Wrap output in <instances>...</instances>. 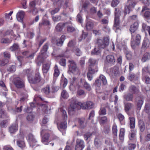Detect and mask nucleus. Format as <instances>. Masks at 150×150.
Returning a JSON list of instances; mask_svg holds the SVG:
<instances>
[{
	"label": "nucleus",
	"mask_w": 150,
	"mask_h": 150,
	"mask_svg": "<svg viewBox=\"0 0 150 150\" xmlns=\"http://www.w3.org/2000/svg\"><path fill=\"white\" fill-rule=\"evenodd\" d=\"M93 107V103L91 101L85 103L79 102L75 98H72L70 100V106L68 109L69 114L71 115L76 110L80 108L83 109H90Z\"/></svg>",
	"instance_id": "f257e3e1"
},
{
	"label": "nucleus",
	"mask_w": 150,
	"mask_h": 150,
	"mask_svg": "<svg viewBox=\"0 0 150 150\" xmlns=\"http://www.w3.org/2000/svg\"><path fill=\"white\" fill-rule=\"evenodd\" d=\"M138 27V24L136 22L131 25L129 29L132 35L131 45L133 48L139 45L140 42V35L136 32Z\"/></svg>",
	"instance_id": "f03ea898"
},
{
	"label": "nucleus",
	"mask_w": 150,
	"mask_h": 150,
	"mask_svg": "<svg viewBox=\"0 0 150 150\" xmlns=\"http://www.w3.org/2000/svg\"><path fill=\"white\" fill-rule=\"evenodd\" d=\"M97 43L99 48L96 47L91 52L92 55L99 54L101 52L100 49L104 48L108 45L109 40L107 37H105L103 39H98Z\"/></svg>",
	"instance_id": "7ed1b4c3"
},
{
	"label": "nucleus",
	"mask_w": 150,
	"mask_h": 150,
	"mask_svg": "<svg viewBox=\"0 0 150 150\" xmlns=\"http://www.w3.org/2000/svg\"><path fill=\"white\" fill-rule=\"evenodd\" d=\"M48 48L47 45H45L43 46L41 51V54L38 57L36 60V62L38 64H39L40 63L43 62V59L46 58L48 56V55L46 52Z\"/></svg>",
	"instance_id": "20e7f679"
},
{
	"label": "nucleus",
	"mask_w": 150,
	"mask_h": 150,
	"mask_svg": "<svg viewBox=\"0 0 150 150\" xmlns=\"http://www.w3.org/2000/svg\"><path fill=\"white\" fill-rule=\"evenodd\" d=\"M68 62L69 63V71H68L69 73V74L72 73L74 74H79V69L74 61L72 60H69Z\"/></svg>",
	"instance_id": "39448f33"
},
{
	"label": "nucleus",
	"mask_w": 150,
	"mask_h": 150,
	"mask_svg": "<svg viewBox=\"0 0 150 150\" xmlns=\"http://www.w3.org/2000/svg\"><path fill=\"white\" fill-rule=\"evenodd\" d=\"M68 62L69 63V71H68L69 73V74L72 73L74 74H79V69L74 61L72 60H69Z\"/></svg>",
	"instance_id": "423d86ee"
},
{
	"label": "nucleus",
	"mask_w": 150,
	"mask_h": 150,
	"mask_svg": "<svg viewBox=\"0 0 150 150\" xmlns=\"http://www.w3.org/2000/svg\"><path fill=\"white\" fill-rule=\"evenodd\" d=\"M117 9H115V17L114 19V29L116 32H120V30L119 28V17L120 16V12L117 11Z\"/></svg>",
	"instance_id": "0eeeda50"
},
{
	"label": "nucleus",
	"mask_w": 150,
	"mask_h": 150,
	"mask_svg": "<svg viewBox=\"0 0 150 150\" xmlns=\"http://www.w3.org/2000/svg\"><path fill=\"white\" fill-rule=\"evenodd\" d=\"M62 115L64 121L61 122L57 124L58 129L61 131V129H64L67 127V123L66 120L67 119V115L66 111L64 110H62Z\"/></svg>",
	"instance_id": "6e6552de"
},
{
	"label": "nucleus",
	"mask_w": 150,
	"mask_h": 150,
	"mask_svg": "<svg viewBox=\"0 0 150 150\" xmlns=\"http://www.w3.org/2000/svg\"><path fill=\"white\" fill-rule=\"evenodd\" d=\"M85 76L83 75H81V77L80 79L78 86L79 88L83 86V87L88 91H90L91 87L90 85L87 82L85 79Z\"/></svg>",
	"instance_id": "1a4fd4ad"
},
{
	"label": "nucleus",
	"mask_w": 150,
	"mask_h": 150,
	"mask_svg": "<svg viewBox=\"0 0 150 150\" xmlns=\"http://www.w3.org/2000/svg\"><path fill=\"white\" fill-rule=\"evenodd\" d=\"M26 137L30 146L33 147L35 145L37 146V141L35 136L32 134H28Z\"/></svg>",
	"instance_id": "9d476101"
},
{
	"label": "nucleus",
	"mask_w": 150,
	"mask_h": 150,
	"mask_svg": "<svg viewBox=\"0 0 150 150\" xmlns=\"http://www.w3.org/2000/svg\"><path fill=\"white\" fill-rule=\"evenodd\" d=\"M128 6H126L125 8L124 13L125 14H129L132 10V8H133L136 4L135 0H128Z\"/></svg>",
	"instance_id": "9b49d317"
},
{
	"label": "nucleus",
	"mask_w": 150,
	"mask_h": 150,
	"mask_svg": "<svg viewBox=\"0 0 150 150\" xmlns=\"http://www.w3.org/2000/svg\"><path fill=\"white\" fill-rule=\"evenodd\" d=\"M27 74H29L30 70L29 69L25 70ZM28 80L30 83H35L39 82L40 80V78L39 74L38 73H37L35 75V77L34 78H31L28 75Z\"/></svg>",
	"instance_id": "f8f14e48"
},
{
	"label": "nucleus",
	"mask_w": 150,
	"mask_h": 150,
	"mask_svg": "<svg viewBox=\"0 0 150 150\" xmlns=\"http://www.w3.org/2000/svg\"><path fill=\"white\" fill-rule=\"evenodd\" d=\"M17 144L18 146L22 148L25 147V143L24 139V136L23 133H20L17 136Z\"/></svg>",
	"instance_id": "ddd939ff"
},
{
	"label": "nucleus",
	"mask_w": 150,
	"mask_h": 150,
	"mask_svg": "<svg viewBox=\"0 0 150 150\" xmlns=\"http://www.w3.org/2000/svg\"><path fill=\"white\" fill-rule=\"evenodd\" d=\"M13 82L16 86L18 88H21L24 86L23 81L19 77L14 78L13 79Z\"/></svg>",
	"instance_id": "4468645a"
},
{
	"label": "nucleus",
	"mask_w": 150,
	"mask_h": 150,
	"mask_svg": "<svg viewBox=\"0 0 150 150\" xmlns=\"http://www.w3.org/2000/svg\"><path fill=\"white\" fill-rule=\"evenodd\" d=\"M142 79L143 81H145L146 84L150 83V78L147 77L146 75L147 72L148 71V69L146 67H144L142 69Z\"/></svg>",
	"instance_id": "2eb2a0df"
},
{
	"label": "nucleus",
	"mask_w": 150,
	"mask_h": 150,
	"mask_svg": "<svg viewBox=\"0 0 150 150\" xmlns=\"http://www.w3.org/2000/svg\"><path fill=\"white\" fill-rule=\"evenodd\" d=\"M84 147L83 141L80 139H77L75 147V150H82Z\"/></svg>",
	"instance_id": "dca6fc26"
},
{
	"label": "nucleus",
	"mask_w": 150,
	"mask_h": 150,
	"mask_svg": "<svg viewBox=\"0 0 150 150\" xmlns=\"http://www.w3.org/2000/svg\"><path fill=\"white\" fill-rule=\"evenodd\" d=\"M45 130L42 129L41 132V135L42 137V141L45 144H48L47 142L49 137V135L48 134L45 133L44 134Z\"/></svg>",
	"instance_id": "f3484780"
},
{
	"label": "nucleus",
	"mask_w": 150,
	"mask_h": 150,
	"mask_svg": "<svg viewBox=\"0 0 150 150\" xmlns=\"http://www.w3.org/2000/svg\"><path fill=\"white\" fill-rule=\"evenodd\" d=\"M127 79L131 81H132L136 83H138L139 77L134 74L130 73L128 75Z\"/></svg>",
	"instance_id": "a211bd4d"
},
{
	"label": "nucleus",
	"mask_w": 150,
	"mask_h": 150,
	"mask_svg": "<svg viewBox=\"0 0 150 150\" xmlns=\"http://www.w3.org/2000/svg\"><path fill=\"white\" fill-rule=\"evenodd\" d=\"M18 129V123L17 122L13 124L9 128V131L10 133L13 134L17 132Z\"/></svg>",
	"instance_id": "6ab92c4d"
},
{
	"label": "nucleus",
	"mask_w": 150,
	"mask_h": 150,
	"mask_svg": "<svg viewBox=\"0 0 150 150\" xmlns=\"http://www.w3.org/2000/svg\"><path fill=\"white\" fill-rule=\"evenodd\" d=\"M24 15L25 12L24 11L21 10L18 11L16 15V18L18 21L20 22H22Z\"/></svg>",
	"instance_id": "aec40b11"
},
{
	"label": "nucleus",
	"mask_w": 150,
	"mask_h": 150,
	"mask_svg": "<svg viewBox=\"0 0 150 150\" xmlns=\"http://www.w3.org/2000/svg\"><path fill=\"white\" fill-rule=\"evenodd\" d=\"M150 45V42L149 39L145 38L142 44V48L144 49H147L149 48Z\"/></svg>",
	"instance_id": "412c9836"
},
{
	"label": "nucleus",
	"mask_w": 150,
	"mask_h": 150,
	"mask_svg": "<svg viewBox=\"0 0 150 150\" xmlns=\"http://www.w3.org/2000/svg\"><path fill=\"white\" fill-rule=\"evenodd\" d=\"M118 74V69L117 67H114L110 69L109 74L112 76H116Z\"/></svg>",
	"instance_id": "4be33fe9"
},
{
	"label": "nucleus",
	"mask_w": 150,
	"mask_h": 150,
	"mask_svg": "<svg viewBox=\"0 0 150 150\" xmlns=\"http://www.w3.org/2000/svg\"><path fill=\"white\" fill-rule=\"evenodd\" d=\"M68 82L67 79L62 76L61 77L60 85L61 86L63 87H65L67 84Z\"/></svg>",
	"instance_id": "5701e85b"
},
{
	"label": "nucleus",
	"mask_w": 150,
	"mask_h": 150,
	"mask_svg": "<svg viewBox=\"0 0 150 150\" xmlns=\"http://www.w3.org/2000/svg\"><path fill=\"white\" fill-rule=\"evenodd\" d=\"M129 91L132 94H136L139 92L138 89L136 88L135 86L133 85H131L129 88Z\"/></svg>",
	"instance_id": "b1692460"
},
{
	"label": "nucleus",
	"mask_w": 150,
	"mask_h": 150,
	"mask_svg": "<svg viewBox=\"0 0 150 150\" xmlns=\"http://www.w3.org/2000/svg\"><path fill=\"white\" fill-rule=\"evenodd\" d=\"M130 140L135 141L136 139V131L133 130H131L129 135Z\"/></svg>",
	"instance_id": "393cba45"
},
{
	"label": "nucleus",
	"mask_w": 150,
	"mask_h": 150,
	"mask_svg": "<svg viewBox=\"0 0 150 150\" xmlns=\"http://www.w3.org/2000/svg\"><path fill=\"white\" fill-rule=\"evenodd\" d=\"M107 62L110 64H112L115 62V59L114 56L112 55H108L106 57Z\"/></svg>",
	"instance_id": "a878e982"
},
{
	"label": "nucleus",
	"mask_w": 150,
	"mask_h": 150,
	"mask_svg": "<svg viewBox=\"0 0 150 150\" xmlns=\"http://www.w3.org/2000/svg\"><path fill=\"white\" fill-rule=\"evenodd\" d=\"M67 24V23H59L56 27V29L57 31H61L64 26L66 25Z\"/></svg>",
	"instance_id": "bb28decb"
},
{
	"label": "nucleus",
	"mask_w": 150,
	"mask_h": 150,
	"mask_svg": "<svg viewBox=\"0 0 150 150\" xmlns=\"http://www.w3.org/2000/svg\"><path fill=\"white\" fill-rule=\"evenodd\" d=\"M65 38V36L64 35L62 36L60 39H58L57 40V45L59 46H61L63 43Z\"/></svg>",
	"instance_id": "cd10ccee"
},
{
	"label": "nucleus",
	"mask_w": 150,
	"mask_h": 150,
	"mask_svg": "<svg viewBox=\"0 0 150 150\" xmlns=\"http://www.w3.org/2000/svg\"><path fill=\"white\" fill-rule=\"evenodd\" d=\"M79 127L81 128L84 127L86 125L85 119L84 118H80L79 119Z\"/></svg>",
	"instance_id": "c85d7f7f"
},
{
	"label": "nucleus",
	"mask_w": 150,
	"mask_h": 150,
	"mask_svg": "<svg viewBox=\"0 0 150 150\" xmlns=\"http://www.w3.org/2000/svg\"><path fill=\"white\" fill-rule=\"evenodd\" d=\"M125 132V130L124 128H121L119 134V138L121 141H122L124 139Z\"/></svg>",
	"instance_id": "c756f323"
},
{
	"label": "nucleus",
	"mask_w": 150,
	"mask_h": 150,
	"mask_svg": "<svg viewBox=\"0 0 150 150\" xmlns=\"http://www.w3.org/2000/svg\"><path fill=\"white\" fill-rule=\"evenodd\" d=\"M150 59V54L148 53H146L143 55L142 59L143 62H145Z\"/></svg>",
	"instance_id": "7c9ffc66"
},
{
	"label": "nucleus",
	"mask_w": 150,
	"mask_h": 150,
	"mask_svg": "<svg viewBox=\"0 0 150 150\" xmlns=\"http://www.w3.org/2000/svg\"><path fill=\"white\" fill-rule=\"evenodd\" d=\"M130 127L131 128H134L135 127V119L134 117H129Z\"/></svg>",
	"instance_id": "2f4dec72"
},
{
	"label": "nucleus",
	"mask_w": 150,
	"mask_h": 150,
	"mask_svg": "<svg viewBox=\"0 0 150 150\" xmlns=\"http://www.w3.org/2000/svg\"><path fill=\"white\" fill-rule=\"evenodd\" d=\"M124 98L127 101H132L133 98V94L129 93L124 96Z\"/></svg>",
	"instance_id": "473e14b6"
},
{
	"label": "nucleus",
	"mask_w": 150,
	"mask_h": 150,
	"mask_svg": "<svg viewBox=\"0 0 150 150\" xmlns=\"http://www.w3.org/2000/svg\"><path fill=\"white\" fill-rule=\"evenodd\" d=\"M11 40L4 37L1 38L0 42L1 43L3 44H9L11 42Z\"/></svg>",
	"instance_id": "72a5a7b5"
},
{
	"label": "nucleus",
	"mask_w": 150,
	"mask_h": 150,
	"mask_svg": "<svg viewBox=\"0 0 150 150\" xmlns=\"http://www.w3.org/2000/svg\"><path fill=\"white\" fill-rule=\"evenodd\" d=\"M99 79L100 80L104 85H106L107 83V80L106 77L103 75H100L99 77Z\"/></svg>",
	"instance_id": "f704fd0d"
},
{
	"label": "nucleus",
	"mask_w": 150,
	"mask_h": 150,
	"mask_svg": "<svg viewBox=\"0 0 150 150\" xmlns=\"http://www.w3.org/2000/svg\"><path fill=\"white\" fill-rule=\"evenodd\" d=\"M97 63L96 60L93 59H90L89 60V66L90 67H92L96 65Z\"/></svg>",
	"instance_id": "c9c22d12"
},
{
	"label": "nucleus",
	"mask_w": 150,
	"mask_h": 150,
	"mask_svg": "<svg viewBox=\"0 0 150 150\" xmlns=\"http://www.w3.org/2000/svg\"><path fill=\"white\" fill-rule=\"evenodd\" d=\"M50 68V65L48 64H44L43 66L42 70L44 73H47Z\"/></svg>",
	"instance_id": "e433bc0d"
},
{
	"label": "nucleus",
	"mask_w": 150,
	"mask_h": 150,
	"mask_svg": "<svg viewBox=\"0 0 150 150\" xmlns=\"http://www.w3.org/2000/svg\"><path fill=\"white\" fill-rule=\"evenodd\" d=\"M59 74V71L57 65H55L54 67V77H58Z\"/></svg>",
	"instance_id": "4c0bfd02"
},
{
	"label": "nucleus",
	"mask_w": 150,
	"mask_h": 150,
	"mask_svg": "<svg viewBox=\"0 0 150 150\" xmlns=\"http://www.w3.org/2000/svg\"><path fill=\"white\" fill-rule=\"evenodd\" d=\"M22 54L24 56H26L27 57L29 58L30 59H32L33 58L34 54H31L29 55V52L28 51H25L22 53Z\"/></svg>",
	"instance_id": "58836bf2"
},
{
	"label": "nucleus",
	"mask_w": 150,
	"mask_h": 150,
	"mask_svg": "<svg viewBox=\"0 0 150 150\" xmlns=\"http://www.w3.org/2000/svg\"><path fill=\"white\" fill-rule=\"evenodd\" d=\"M93 24L92 22L89 21L87 23L86 28L87 30H91L93 28Z\"/></svg>",
	"instance_id": "ea45409f"
},
{
	"label": "nucleus",
	"mask_w": 150,
	"mask_h": 150,
	"mask_svg": "<svg viewBox=\"0 0 150 150\" xmlns=\"http://www.w3.org/2000/svg\"><path fill=\"white\" fill-rule=\"evenodd\" d=\"M13 13L12 11H11L8 13H5V18L7 20H11L12 19V17H10Z\"/></svg>",
	"instance_id": "a19ab883"
},
{
	"label": "nucleus",
	"mask_w": 150,
	"mask_h": 150,
	"mask_svg": "<svg viewBox=\"0 0 150 150\" xmlns=\"http://www.w3.org/2000/svg\"><path fill=\"white\" fill-rule=\"evenodd\" d=\"M139 127L140 130L142 132L144 131L145 128V126L142 120H140L139 121Z\"/></svg>",
	"instance_id": "79ce46f5"
},
{
	"label": "nucleus",
	"mask_w": 150,
	"mask_h": 150,
	"mask_svg": "<svg viewBox=\"0 0 150 150\" xmlns=\"http://www.w3.org/2000/svg\"><path fill=\"white\" fill-rule=\"evenodd\" d=\"M62 97L64 98L67 99L69 96V95L68 93L65 90L62 91L61 93Z\"/></svg>",
	"instance_id": "37998d69"
},
{
	"label": "nucleus",
	"mask_w": 150,
	"mask_h": 150,
	"mask_svg": "<svg viewBox=\"0 0 150 150\" xmlns=\"http://www.w3.org/2000/svg\"><path fill=\"white\" fill-rule=\"evenodd\" d=\"M133 105L132 103H128L125 105V110L126 111H128L132 107Z\"/></svg>",
	"instance_id": "c03bdc74"
},
{
	"label": "nucleus",
	"mask_w": 150,
	"mask_h": 150,
	"mask_svg": "<svg viewBox=\"0 0 150 150\" xmlns=\"http://www.w3.org/2000/svg\"><path fill=\"white\" fill-rule=\"evenodd\" d=\"M98 71V68L96 67L95 69V70L93 69H92L91 68L89 67L88 69V72L90 73L91 74H94Z\"/></svg>",
	"instance_id": "a18cd8bd"
},
{
	"label": "nucleus",
	"mask_w": 150,
	"mask_h": 150,
	"mask_svg": "<svg viewBox=\"0 0 150 150\" xmlns=\"http://www.w3.org/2000/svg\"><path fill=\"white\" fill-rule=\"evenodd\" d=\"M112 131L113 133L114 134V135L117 136V126L115 124H114L112 126Z\"/></svg>",
	"instance_id": "49530a36"
},
{
	"label": "nucleus",
	"mask_w": 150,
	"mask_h": 150,
	"mask_svg": "<svg viewBox=\"0 0 150 150\" xmlns=\"http://www.w3.org/2000/svg\"><path fill=\"white\" fill-rule=\"evenodd\" d=\"M36 5H38L34 0L30 2L29 6L30 8H34Z\"/></svg>",
	"instance_id": "de8ad7c7"
},
{
	"label": "nucleus",
	"mask_w": 150,
	"mask_h": 150,
	"mask_svg": "<svg viewBox=\"0 0 150 150\" xmlns=\"http://www.w3.org/2000/svg\"><path fill=\"white\" fill-rule=\"evenodd\" d=\"M107 119L106 117L104 116L100 117L99 120V122L100 124H103L107 121Z\"/></svg>",
	"instance_id": "09e8293b"
},
{
	"label": "nucleus",
	"mask_w": 150,
	"mask_h": 150,
	"mask_svg": "<svg viewBox=\"0 0 150 150\" xmlns=\"http://www.w3.org/2000/svg\"><path fill=\"white\" fill-rule=\"evenodd\" d=\"M142 27L144 30H147L148 31L150 36V27L147 26L146 24H144L142 25Z\"/></svg>",
	"instance_id": "8fccbe9b"
},
{
	"label": "nucleus",
	"mask_w": 150,
	"mask_h": 150,
	"mask_svg": "<svg viewBox=\"0 0 150 150\" xmlns=\"http://www.w3.org/2000/svg\"><path fill=\"white\" fill-rule=\"evenodd\" d=\"M8 62V60L6 59L0 60V65L1 66H4Z\"/></svg>",
	"instance_id": "3c124183"
},
{
	"label": "nucleus",
	"mask_w": 150,
	"mask_h": 150,
	"mask_svg": "<svg viewBox=\"0 0 150 150\" xmlns=\"http://www.w3.org/2000/svg\"><path fill=\"white\" fill-rule=\"evenodd\" d=\"M18 47L19 46L17 44L15 43L10 47V49L11 51H13L18 49Z\"/></svg>",
	"instance_id": "603ef678"
},
{
	"label": "nucleus",
	"mask_w": 150,
	"mask_h": 150,
	"mask_svg": "<svg viewBox=\"0 0 150 150\" xmlns=\"http://www.w3.org/2000/svg\"><path fill=\"white\" fill-rule=\"evenodd\" d=\"M34 36V33L33 31L28 32L26 35V37L29 38H32Z\"/></svg>",
	"instance_id": "864d4df0"
},
{
	"label": "nucleus",
	"mask_w": 150,
	"mask_h": 150,
	"mask_svg": "<svg viewBox=\"0 0 150 150\" xmlns=\"http://www.w3.org/2000/svg\"><path fill=\"white\" fill-rule=\"evenodd\" d=\"M74 52L77 56H80L82 54L80 50L78 48H75L74 49Z\"/></svg>",
	"instance_id": "5fc2aeb1"
},
{
	"label": "nucleus",
	"mask_w": 150,
	"mask_h": 150,
	"mask_svg": "<svg viewBox=\"0 0 150 150\" xmlns=\"http://www.w3.org/2000/svg\"><path fill=\"white\" fill-rule=\"evenodd\" d=\"M43 92L46 94H48L50 92V88L49 86H47L42 90Z\"/></svg>",
	"instance_id": "6e6d98bb"
},
{
	"label": "nucleus",
	"mask_w": 150,
	"mask_h": 150,
	"mask_svg": "<svg viewBox=\"0 0 150 150\" xmlns=\"http://www.w3.org/2000/svg\"><path fill=\"white\" fill-rule=\"evenodd\" d=\"M28 13H32L34 15L38 13V9L36 8H33V10H30L28 11Z\"/></svg>",
	"instance_id": "4d7b16f0"
},
{
	"label": "nucleus",
	"mask_w": 150,
	"mask_h": 150,
	"mask_svg": "<svg viewBox=\"0 0 150 150\" xmlns=\"http://www.w3.org/2000/svg\"><path fill=\"white\" fill-rule=\"evenodd\" d=\"M119 3V1L117 0H112L111 3V6L113 7H115Z\"/></svg>",
	"instance_id": "13d9d810"
},
{
	"label": "nucleus",
	"mask_w": 150,
	"mask_h": 150,
	"mask_svg": "<svg viewBox=\"0 0 150 150\" xmlns=\"http://www.w3.org/2000/svg\"><path fill=\"white\" fill-rule=\"evenodd\" d=\"M99 113L100 115H104L106 114V110L105 108H101L99 111Z\"/></svg>",
	"instance_id": "bf43d9fd"
},
{
	"label": "nucleus",
	"mask_w": 150,
	"mask_h": 150,
	"mask_svg": "<svg viewBox=\"0 0 150 150\" xmlns=\"http://www.w3.org/2000/svg\"><path fill=\"white\" fill-rule=\"evenodd\" d=\"M52 18L53 21L54 22H57L61 19V17L60 16H52Z\"/></svg>",
	"instance_id": "052dcab7"
},
{
	"label": "nucleus",
	"mask_w": 150,
	"mask_h": 150,
	"mask_svg": "<svg viewBox=\"0 0 150 150\" xmlns=\"http://www.w3.org/2000/svg\"><path fill=\"white\" fill-rule=\"evenodd\" d=\"M143 103V101L142 100L140 99L139 100L137 103V106L138 108L139 109L141 108V107H142V104Z\"/></svg>",
	"instance_id": "680f3d73"
},
{
	"label": "nucleus",
	"mask_w": 150,
	"mask_h": 150,
	"mask_svg": "<svg viewBox=\"0 0 150 150\" xmlns=\"http://www.w3.org/2000/svg\"><path fill=\"white\" fill-rule=\"evenodd\" d=\"M97 87H100L101 85V82L100 80L99 79H96L95 82L94 84Z\"/></svg>",
	"instance_id": "e2e57ef3"
},
{
	"label": "nucleus",
	"mask_w": 150,
	"mask_h": 150,
	"mask_svg": "<svg viewBox=\"0 0 150 150\" xmlns=\"http://www.w3.org/2000/svg\"><path fill=\"white\" fill-rule=\"evenodd\" d=\"M144 17L146 18L150 19V12L148 11H146L144 15Z\"/></svg>",
	"instance_id": "0e129e2a"
},
{
	"label": "nucleus",
	"mask_w": 150,
	"mask_h": 150,
	"mask_svg": "<svg viewBox=\"0 0 150 150\" xmlns=\"http://www.w3.org/2000/svg\"><path fill=\"white\" fill-rule=\"evenodd\" d=\"M34 118V116L32 113H30L27 117V119L29 121L33 120Z\"/></svg>",
	"instance_id": "69168bd1"
},
{
	"label": "nucleus",
	"mask_w": 150,
	"mask_h": 150,
	"mask_svg": "<svg viewBox=\"0 0 150 150\" xmlns=\"http://www.w3.org/2000/svg\"><path fill=\"white\" fill-rule=\"evenodd\" d=\"M8 121L7 120L2 121L0 125L1 127H5L7 124Z\"/></svg>",
	"instance_id": "338daca9"
},
{
	"label": "nucleus",
	"mask_w": 150,
	"mask_h": 150,
	"mask_svg": "<svg viewBox=\"0 0 150 150\" xmlns=\"http://www.w3.org/2000/svg\"><path fill=\"white\" fill-rule=\"evenodd\" d=\"M126 57L127 59H130L132 58V55L131 52L128 51H127L126 53Z\"/></svg>",
	"instance_id": "774afa93"
}]
</instances>
